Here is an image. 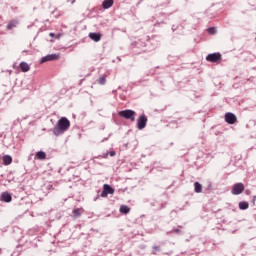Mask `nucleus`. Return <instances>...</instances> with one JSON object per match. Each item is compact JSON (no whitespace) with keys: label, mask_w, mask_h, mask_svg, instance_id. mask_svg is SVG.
<instances>
[{"label":"nucleus","mask_w":256,"mask_h":256,"mask_svg":"<svg viewBox=\"0 0 256 256\" xmlns=\"http://www.w3.org/2000/svg\"><path fill=\"white\" fill-rule=\"evenodd\" d=\"M69 127H71V121L65 117H62L58 120L56 127H54L53 133L57 136L63 135L65 131L69 130Z\"/></svg>","instance_id":"nucleus-1"},{"label":"nucleus","mask_w":256,"mask_h":256,"mask_svg":"<svg viewBox=\"0 0 256 256\" xmlns=\"http://www.w3.org/2000/svg\"><path fill=\"white\" fill-rule=\"evenodd\" d=\"M119 117H123L124 119H129L130 121H135V111L133 110H122L118 112Z\"/></svg>","instance_id":"nucleus-2"},{"label":"nucleus","mask_w":256,"mask_h":256,"mask_svg":"<svg viewBox=\"0 0 256 256\" xmlns=\"http://www.w3.org/2000/svg\"><path fill=\"white\" fill-rule=\"evenodd\" d=\"M206 61H208L209 63H220L221 62V53L208 54L206 57Z\"/></svg>","instance_id":"nucleus-3"},{"label":"nucleus","mask_w":256,"mask_h":256,"mask_svg":"<svg viewBox=\"0 0 256 256\" xmlns=\"http://www.w3.org/2000/svg\"><path fill=\"white\" fill-rule=\"evenodd\" d=\"M113 193H115V189H113V187H111L109 184L103 185L101 197H108V195H113Z\"/></svg>","instance_id":"nucleus-4"},{"label":"nucleus","mask_w":256,"mask_h":256,"mask_svg":"<svg viewBox=\"0 0 256 256\" xmlns=\"http://www.w3.org/2000/svg\"><path fill=\"white\" fill-rule=\"evenodd\" d=\"M245 191V185L243 183H236L232 188V195H241Z\"/></svg>","instance_id":"nucleus-5"},{"label":"nucleus","mask_w":256,"mask_h":256,"mask_svg":"<svg viewBox=\"0 0 256 256\" xmlns=\"http://www.w3.org/2000/svg\"><path fill=\"white\" fill-rule=\"evenodd\" d=\"M137 127L140 130H143L144 127H147V116H145V114H142L138 117Z\"/></svg>","instance_id":"nucleus-6"},{"label":"nucleus","mask_w":256,"mask_h":256,"mask_svg":"<svg viewBox=\"0 0 256 256\" xmlns=\"http://www.w3.org/2000/svg\"><path fill=\"white\" fill-rule=\"evenodd\" d=\"M225 121L226 123H229V125H235V122L237 121V116L235 114L228 112L225 114Z\"/></svg>","instance_id":"nucleus-7"},{"label":"nucleus","mask_w":256,"mask_h":256,"mask_svg":"<svg viewBox=\"0 0 256 256\" xmlns=\"http://www.w3.org/2000/svg\"><path fill=\"white\" fill-rule=\"evenodd\" d=\"M57 59H59V54H50L47 56H44L40 63H47V61H57Z\"/></svg>","instance_id":"nucleus-8"},{"label":"nucleus","mask_w":256,"mask_h":256,"mask_svg":"<svg viewBox=\"0 0 256 256\" xmlns=\"http://www.w3.org/2000/svg\"><path fill=\"white\" fill-rule=\"evenodd\" d=\"M0 200L4 201L5 203H11L13 197H11V194H9V192H3L0 196Z\"/></svg>","instance_id":"nucleus-9"},{"label":"nucleus","mask_w":256,"mask_h":256,"mask_svg":"<svg viewBox=\"0 0 256 256\" xmlns=\"http://www.w3.org/2000/svg\"><path fill=\"white\" fill-rule=\"evenodd\" d=\"M19 67L22 73H27L31 70V66H29L27 62H21Z\"/></svg>","instance_id":"nucleus-10"},{"label":"nucleus","mask_w":256,"mask_h":256,"mask_svg":"<svg viewBox=\"0 0 256 256\" xmlns=\"http://www.w3.org/2000/svg\"><path fill=\"white\" fill-rule=\"evenodd\" d=\"M89 37H90V39H92V41H95L96 43H99V41H101L100 33H90Z\"/></svg>","instance_id":"nucleus-11"},{"label":"nucleus","mask_w":256,"mask_h":256,"mask_svg":"<svg viewBox=\"0 0 256 256\" xmlns=\"http://www.w3.org/2000/svg\"><path fill=\"white\" fill-rule=\"evenodd\" d=\"M114 0H104L102 3L103 9H111L113 7Z\"/></svg>","instance_id":"nucleus-12"},{"label":"nucleus","mask_w":256,"mask_h":256,"mask_svg":"<svg viewBox=\"0 0 256 256\" xmlns=\"http://www.w3.org/2000/svg\"><path fill=\"white\" fill-rule=\"evenodd\" d=\"M2 161L4 165H11V163H13V158L9 155H5L3 156Z\"/></svg>","instance_id":"nucleus-13"},{"label":"nucleus","mask_w":256,"mask_h":256,"mask_svg":"<svg viewBox=\"0 0 256 256\" xmlns=\"http://www.w3.org/2000/svg\"><path fill=\"white\" fill-rule=\"evenodd\" d=\"M36 159L43 161V160L47 159V154L43 151H39L36 153Z\"/></svg>","instance_id":"nucleus-14"},{"label":"nucleus","mask_w":256,"mask_h":256,"mask_svg":"<svg viewBox=\"0 0 256 256\" xmlns=\"http://www.w3.org/2000/svg\"><path fill=\"white\" fill-rule=\"evenodd\" d=\"M194 191H195V193H202L203 186L199 182H195L194 183Z\"/></svg>","instance_id":"nucleus-15"},{"label":"nucleus","mask_w":256,"mask_h":256,"mask_svg":"<svg viewBox=\"0 0 256 256\" xmlns=\"http://www.w3.org/2000/svg\"><path fill=\"white\" fill-rule=\"evenodd\" d=\"M19 22H17V20H12V21H10L9 23H8V25H7V29L8 30H11V29H15V27H17V24H18Z\"/></svg>","instance_id":"nucleus-16"},{"label":"nucleus","mask_w":256,"mask_h":256,"mask_svg":"<svg viewBox=\"0 0 256 256\" xmlns=\"http://www.w3.org/2000/svg\"><path fill=\"white\" fill-rule=\"evenodd\" d=\"M131 211V208L129 206L122 205L120 206V213H124V215H127Z\"/></svg>","instance_id":"nucleus-17"},{"label":"nucleus","mask_w":256,"mask_h":256,"mask_svg":"<svg viewBox=\"0 0 256 256\" xmlns=\"http://www.w3.org/2000/svg\"><path fill=\"white\" fill-rule=\"evenodd\" d=\"M239 209H242V210L249 209V203L248 202H240Z\"/></svg>","instance_id":"nucleus-18"},{"label":"nucleus","mask_w":256,"mask_h":256,"mask_svg":"<svg viewBox=\"0 0 256 256\" xmlns=\"http://www.w3.org/2000/svg\"><path fill=\"white\" fill-rule=\"evenodd\" d=\"M97 81L99 85H105V83H107V78L105 76H101Z\"/></svg>","instance_id":"nucleus-19"},{"label":"nucleus","mask_w":256,"mask_h":256,"mask_svg":"<svg viewBox=\"0 0 256 256\" xmlns=\"http://www.w3.org/2000/svg\"><path fill=\"white\" fill-rule=\"evenodd\" d=\"M74 217H81V208H76L73 210Z\"/></svg>","instance_id":"nucleus-20"},{"label":"nucleus","mask_w":256,"mask_h":256,"mask_svg":"<svg viewBox=\"0 0 256 256\" xmlns=\"http://www.w3.org/2000/svg\"><path fill=\"white\" fill-rule=\"evenodd\" d=\"M207 32L210 35H215V33H217V29H215V27H210V28L207 29Z\"/></svg>","instance_id":"nucleus-21"},{"label":"nucleus","mask_w":256,"mask_h":256,"mask_svg":"<svg viewBox=\"0 0 256 256\" xmlns=\"http://www.w3.org/2000/svg\"><path fill=\"white\" fill-rule=\"evenodd\" d=\"M110 157H115V151L110 152Z\"/></svg>","instance_id":"nucleus-22"},{"label":"nucleus","mask_w":256,"mask_h":256,"mask_svg":"<svg viewBox=\"0 0 256 256\" xmlns=\"http://www.w3.org/2000/svg\"><path fill=\"white\" fill-rule=\"evenodd\" d=\"M49 36H50V37H55V33L51 32V33L49 34Z\"/></svg>","instance_id":"nucleus-23"},{"label":"nucleus","mask_w":256,"mask_h":256,"mask_svg":"<svg viewBox=\"0 0 256 256\" xmlns=\"http://www.w3.org/2000/svg\"><path fill=\"white\" fill-rule=\"evenodd\" d=\"M59 37H61V34H58V35L56 36V39H59Z\"/></svg>","instance_id":"nucleus-24"},{"label":"nucleus","mask_w":256,"mask_h":256,"mask_svg":"<svg viewBox=\"0 0 256 256\" xmlns=\"http://www.w3.org/2000/svg\"><path fill=\"white\" fill-rule=\"evenodd\" d=\"M176 233H179V230H176Z\"/></svg>","instance_id":"nucleus-25"},{"label":"nucleus","mask_w":256,"mask_h":256,"mask_svg":"<svg viewBox=\"0 0 256 256\" xmlns=\"http://www.w3.org/2000/svg\"><path fill=\"white\" fill-rule=\"evenodd\" d=\"M0 255H1V249H0Z\"/></svg>","instance_id":"nucleus-26"}]
</instances>
